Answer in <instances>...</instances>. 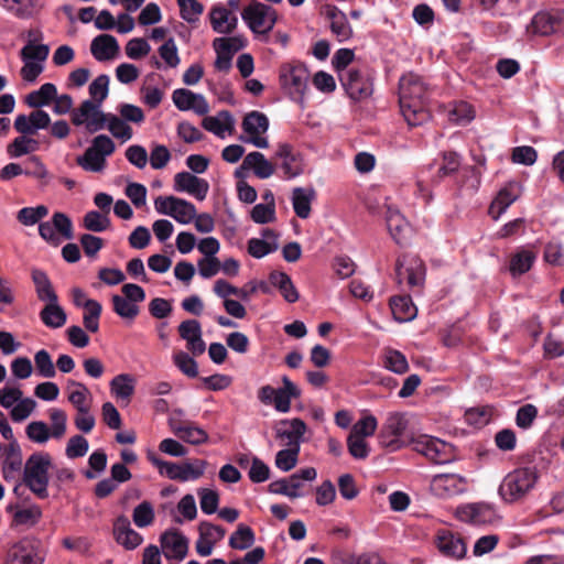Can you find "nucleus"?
I'll list each match as a JSON object with an SVG mask.
<instances>
[{
  "mask_svg": "<svg viewBox=\"0 0 564 564\" xmlns=\"http://www.w3.org/2000/svg\"><path fill=\"white\" fill-rule=\"evenodd\" d=\"M83 226L86 230L101 232L110 228L111 223L107 214L90 210L83 218Z\"/></svg>",
  "mask_w": 564,
  "mask_h": 564,
  "instance_id": "51",
  "label": "nucleus"
},
{
  "mask_svg": "<svg viewBox=\"0 0 564 564\" xmlns=\"http://www.w3.org/2000/svg\"><path fill=\"white\" fill-rule=\"evenodd\" d=\"M56 97V86L52 83L43 84L37 90H33L25 97V104L34 109L50 105Z\"/></svg>",
  "mask_w": 564,
  "mask_h": 564,
  "instance_id": "37",
  "label": "nucleus"
},
{
  "mask_svg": "<svg viewBox=\"0 0 564 564\" xmlns=\"http://www.w3.org/2000/svg\"><path fill=\"white\" fill-rule=\"evenodd\" d=\"M163 554L166 558L182 561L188 551L187 539L177 531H167L161 536Z\"/></svg>",
  "mask_w": 564,
  "mask_h": 564,
  "instance_id": "24",
  "label": "nucleus"
},
{
  "mask_svg": "<svg viewBox=\"0 0 564 564\" xmlns=\"http://www.w3.org/2000/svg\"><path fill=\"white\" fill-rule=\"evenodd\" d=\"M241 126L248 135L263 134L269 129V119L264 113L253 110L245 116Z\"/></svg>",
  "mask_w": 564,
  "mask_h": 564,
  "instance_id": "39",
  "label": "nucleus"
},
{
  "mask_svg": "<svg viewBox=\"0 0 564 564\" xmlns=\"http://www.w3.org/2000/svg\"><path fill=\"white\" fill-rule=\"evenodd\" d=\"M90 51L97 61H108L118 54L119 44L113 35L100 34L93 40Z\"/></svg>",
  "mask_w": 564,
  "mask_h": 564,
  "instance_id": "28",
  "label": "nucleus"
},
{
  "mask_svg": "<svg viewBox=\"0 0 564 564\" xmlns=\"http://www.w3.org/2000/svg\"><path fill=\"white\" fill-rule=\"evenodd\" d=\"M112 307L117 315L124 319H134L139 314V306L121 295H112Z\"/></svg>",
  "mask_w": 564,
  "mask_h": 564,
  "instance_id": "52",
  "label": "nucleus"
},
{
  "mask_svg": "<svg viewBox=\"0 0 564 564\" xmlns=\"http://www.w3.org/2000/svg\"><path fill=\"white\" fill-rule=\"evenodd\" d=\"M88 441L82 435H74L68 440L65 454L68 458H78L87 454Z\"/></svg>",
  "mask_w": 564,
  "mask_h": 564,
  "instance_id": "63",
  "label": "nucleus"
},
{
  "mask_svg": "<svg viewBox=\"0 0 564 564\" xmlns=\"http://www.w3.org/2000/svg\"><path fill=\"white\" fill-rule=\"evenodd\" d=\"M174 432L184 442L193 445H200L208 441L207 432L198 426L182 425L174 429Z\"/></svg>",
  "mask_w": 564,
  "mask_h": 564,
  "instance_id": "50",
  "label": "nucleus"
},
{
  "mask_svg": "<svg viewBox=\"0 0 564 564\" xmlns=\"http://www.w3.org/2000/svg\"><path fill=\"white\" fill-rule=\"evenodd\" d=\"M254 532L243 523L238 524L237 530L229 538V546L235 550H247L254 543Z\"/></svg>",
  "mask_w": 564,
  "mask_h": 564,
  "instance_id": "43",
  "label": "nucleus"
},
{
  "mask_svg": "<svg viewBox=\"0 0 564 564\" xmlns=\"http://www.w3.org/2000/svg\"><path fill=\"white\" fill-rule=\"evenodd\" d=\"M7 562L8 564H42L43 558L31 542L20 541L9 550Z\"/></svg>",
  "mask_w": 564,
  "mask_h": 564,
  "instance_id": "25",
  "label": "nucleus"
},
{
  "mask_svg": "<svg viewBox=\"0 0 564 564\" xmlns=\"http://www.w3.org/2000/svg\"><path fill=\"white\" fill-rule=\"evenodd\" d=\"M109 77L107 75H99L89 85L90 101L102 105V101L108 96Z\"/></svg>",
  "mask_w": 564,
  "mask_h": 564,
  "instance_id": "58",
  "label": "nucleus"
},
{
  "mask_svg": "<svg viewBox=\"0 0 564 564\" xmlns=\"http://www.w3.org/2000/svg\"><path fill=\"white\" fill-rule=\"evenodd\" d=\"M326 15L330 20V29L334 34H336L340 41L348 40L352 30L349 25L346 14L338 10L336 7H327Z\"/></svg>",
  "mask_w": 564,
  "mask_h": 564,
  "instance_id": "36",
  "label": "nucleus"
},
{
  "mask_svg": "<svg viewBox=\"0 0 564 564\" xmlns=\"http://www.w3.org/2000/svg\"><path fill=\"white\" fill-rule=\"evenodd\" d=\"M50 419L52 422V430L50 431L47 424L43 421H33L26 429V436L34 443L43 444L52 436L54 438H62L66 432L67 415L61 409H51Z\"/></svg>",
  "mask_w": 564,
  "mask_h": 564,
  "instance_id": "6",
  "label": "nucleus"
},
{
  "mask_svg": "<svg viewBox=\"0 0 564 564\" xmlns=\"http://www.w3.org/2000/svg\"><path fill=\"white\" fill-rule=\"evenodd\" d=\"M308 77V70L303 64H286L280 69V83L282 88L297 101L303 100Z\"/></svg>",
  "mask_w": 564,
  "mask_h": 564,
  "instance_id": "9",
  "label": "nucleus"
},
{
  "mask_svg": "<svg viewBox=\"0 0 564 564\" xmlns=\"http://www.w3.org/2000/svg\"><path fill=\"white\" fill-rule=\"evenodd\" d=\"M315 198V189L295 187L292 192V204L294 213L297 217L306 219L311 215V204Z\"/></svg>",
  "mask_w": 564,
  "mask_h": 564,
  "instance_id": "32",
  "label": "nucleus"
},
{
  "mask_svg": "<svg viewBox=\"0 0 564 564\" xmlns=\"http://www.w3.org/2000/svg\"><path fill=\"white\" fill-rule=\"evenodd\" d=\"M67 387H75V390H72L68 394V401L75 406L77 412H85V410L90 409L87 401L90 392L84 383L69 380Z\"/></svg>",
  "mask_w": 564,
  "mask_h": 564,
  "instance_id": "44",
  "label": "nucleus"
},
{
  "mask_svg": "<svg viewBox=\"0 0 564 564\" xmlns=\"http://www.w3.org/2000/svg\"><path fill=\"white\" fill-rule=\"evenodd\" d=\"M387 228L395 241L400 246L409 243L411 236V226L403 215L391 206H388L386 212Z\"/></svg>",
  "mask_w": 564,
  "mask_h": 564,
  "instance_id": "19",
  "label": "nucleus"
},
{
  "mask_svg": "<svg viewBox=\"0 0 564 564\" xmlns=\"http://www.w3.org/2000/svg\"><path fill=\"white\" fill-rule=\"evenodd\" d=\"M383 366L398 375H403L409 370L406 357L401 351L392 348L384 349Z\"/></svg>",
  "mask_w": 564,
  "mask_h": 564,
  "instance_id": "42",
  "label": "nucleus"
},
{
  "mask_svg": "<svg viewBox=\"0 0 564 564\" xmlns=\"http://www.w3.org/2000/svg\"><path fill=\"white\" fill-rule=\"evenodd\" d=\"M283 387L275 389L273 405L278 412L288 413L291 409V400L301 395L299 387L289 377H282Z\"/></svg>",
  "mask_w": 564,
  "mask_h": 564,
  "instance_id": "27",
  "label": "nucleus"
},
{
  "mask_svg": "<svg viewBox=\"0 0 564 564\" xmlns=\"http://www.w3.org/2000/svg\"><path fill=\"white\" fill-rule=\"evenodd\" d=\"M395 278L398 283L406 281L410 288L421 286L425 278V265L416 257L406 260L399 258L395 263Z\"/></svg>",
  "mask_w": 564,
  "mask_h": 564,
  "instance_id": "14",
  "label": "nucleus"
},
{
  "mask_svg": "<svg viewBox=\"0 0 564 564\" xmlns=\"http://www.w3.org/2000/svg\"><path fill=\"white\" fill-rule=\"evenodd\" d=\"M106 127L115 138L123 142L132 138V128L121 117L113 113H108Z\"/></svg>",
  "mask_w": 564,
  "mask_h": 564,
  "instance_id": "47",
  "label": "nucleus"
},
{
  "mask_svg": "<svg viewBox=\"0 0 564 564\" xmlns=\"http://www.w3.org/2000/svg\"><path fill=\"white\" fill-rule=\"evenodd\" d=\"M0 6L19 18H29L32 14L34 0H0Z\"/></svg>",
  "mask_w": 564,
  "mask_h": 564,
  "instance_id": "61",
  "label": "nucleus"
},
{
  "mask_svg": "<svg viewBox=\"0 0 564 564\" xmlns=\"http://www.w3.org/2000/svg\"><path fill=\"white\" fill-rule=\"evenodd\" d=\"M34 364L39 376L43 378H54L56 376L55 366L47 350L41 349L36 351L34 355Z\"/></svg>",
  "mask_w": 564,
  "mask_h": 564,
  "instance_id": "55",
  "label": "nucleus"
},
{
  "mask_svg": "<svg viewBox=\"0 0 564 564\" xmlns=\"http://www.w3.org/2000/svg\"><path fill=\"white\" fill-rule=\"evenodd\" d=\"M148 459L159 469L161 475L177 481L195 480L204 475L207 463L197 459L194 464L183 463L176 464L172 462L162 460L154 453H148Z\"/></svg>",
  "mask_w": 564,
  "mask_h": 564,
  "instance_id": "5",
  "label": "nucleus"
},
{
  "mask_svg": "<svg viewBox=\"0 0 564 564\" xmlns=\"http://www.w3.org/2000/svg\"><path fill=\"white\" fill-rule=\"evenodd\" d=\"M84 308L86 313L83 316V324L90 333H97L99 329V318L101 315V304L96 300H85Z\"/></svg>",
  "mask_w": 564,
  "mask_h": 564,
  "instance_id": "45",
  "label": "nucleus"
},
{
  "mask_svg": "<svg viewBox=\"0 0 564 564\" xmlns=\"http://www.w3.org/2000/svg\"><path fill=\"white\" fill-rule=\"evenodd\" d=\"M378 426L377 419L373 415H367L358 420L351 429V435L368 437L375 434Z\"/></svg>",
  "mask_w": 564,
  "mask_h": 564,
  "instance_id": "64",
  "label": "nucleus"
},
{
  "mask_svg": "<svg viewBox=\"0 0 564 564\" xmlns=\"http://www.w3.org/2000/svg\"><path fill=\"white\" fill-rule=\"evenodd\" d=\"M174 189L176 192H186L198 200H204L209 191V184L206 180L199 178L189 172H180L174 176Z\"/></svg>",
  "mask_w": 564,
  "mask_h": 564,
  "instance_id": "18",
  "label": "nucleus"
},
{
  "mask_svg": "<svg viewBox=\"0 0 564 564\" xmlns=\"http://www.w3.org/2000/svg\"><path fill=\"white\" fill-rule=\"evenodd\" d=\"M521 196V186L517 182H509L502 187L489 206V215L497 220L507 208Z\"/></svg>",
  "mask_w": 564,
  "mask_h": 564,
  "instance_id": "23",
  "label": "nucleus"
},
{
  "mask_svg": "<svg viewBox=\"0 0 564 564\" xmlns=\"http://www.w3.org/2000/svg\"><path fill=\"white\" fill-rule=\"evenodd\" d=\"M170 216L180 224H189L196 218V207L191 202L175 197Z\"/></svg>",
  "mask_w": 564,
  "mask_h": 564,
  "instance_id": "41",
  "label": "nucleus"
},
{
  "mask_svg": "<svg viewBox=\"0 0 564 564\" xmlns=\"http://www.w3.org/2000/svg\"><path fill=\"white\" fill-rule=\"evenodd\" d=\"M558 23V19L551 13L538 12L531 21L530 30L534 34L546 36L555 31Z\"/></svg>",
  "mask_w": 564,
  "mask_h": 564,
  "instance_id": "40",
  "label": "nucleus"
},
{
  "mask_svg": "<svg viewBox=\"0 0 564 564\" xmlns=\"http://www.w3.org/2000/svg\"><path fill=\"white\" fill-rule=\"evenodd\" d=\"M241 18L248 28L257 34L269 33L278 19L273 8L256 0L242 10Z\"/></svg>",
  "mask_w": 564,
  "mask_h": 564,
  "instance_id": "7",
  "label": "nucleus"
},
{
  "mask_svg": "<svg viewBox=\"0 0 564 564\" xmlns=\"http://www.w3.org/2000/svg\"><path fill=\"white\" fill-rule=\"evenodd\" d=\"M113 538L126 550H134L143 542L142 535L131 528L130 520L123 514L113 522Z\"/></svg>",
  "mask_w": 564,
  "mask_h": 564,
  "instance_id": "22",
  "label": "nucleus"
},
{
  "mask_svg": "<svg viewBox=\"0 0 564 564\" xmlns=\"http://www.w3.org/2000/svg\"><path fill=\"white\" fill-rule=\"evenodd\" d=\"M274 159L280 161V167L286 178H294L304 173L303 155L290 143H279Z\"/></svg>",
  "mask_w": 564,
  "mask_h": 564,
  "instance_id": "13",
  "label": "nucleus"
},
{
  "mask_svg": "<svg viewBox=\"0 0 564 564\" xmlns=\"http://www.w3.org/2000/svg\"><path fill=\"white\" fill-rule=\"evenodd\" d=\"M200 509L206 514H213L217 511L219 495L216 490L202 488L198 490Z\"/></svg>",
  "mask_w": 564,
  "mask_h": 564,
  "instance_id": "62",
  "label": "nucleus"
},
{
  "mask_svg": "<svg viewBox=\"0 0 564 564\" xmlns=\"http://www.w3.org/2000/svg\"><path fill=\"white\" fill-rule=\"evenodd\" d=\"M202 126L207 131L223 138L225 131L230 133L234 131L235 120L228 110H221L215 117H205L202 121Z\"/></svg>",
  "mask_w": 564,
  "mask_h": 564,
  "instance_id": "30",
  "label": "nucleus"
},
{
  "mask_svg": "<svg viewBox=\"0 0 564 564\" xmlns=\"http://www.w3.org/2000/svg\"><path fill=\"white\" fill-rule=\"evenodd\" d=\"M8 454L4 455L2 462V474L3 478L8 480L15 479L22 470V451L18 442H11L8 445Z\"/></svg>",
  "mask_w": 564,
  "mask_h": 564,
  "instance_id": "29",
  "label": "nucleus"
},
{
  "mask_svg": "<svg viewBox=\"0 0 564 564\" xmlns=\"http://www.w3.org/2000/svg\"><path fill=\"white\" fill-rule=\"evenodd\" d=\"M135 380L131 375L120 373L110 381V390L117 399L130 401L134 393Z\"/></svg>",
  "mask_w": 564,
  "mask_h": 564,
  "instance_id": "38",
  "label": "nucleus"
},
{
  "mask_svg": "<svg viewBox=\"0 0 564 564\" xmlns=\"http://www.w3.org/2000/svg\"><path fill=\"white\" fill-rule=\"evenodd\" d=\"M48 208L44 205L36 207H23L17 214V219L24 226H33L46 217Z\"/></svg>",
  "mask_w": 564,
  "mask_h": 564,
  "instance_id": "53",
  "label": "nucleus"
},
{
  "mask_svg": "<svg viewBox=\"0 0 564 564\" xmlns=\"http://www.w3.org/2000/svg\"><path fill=\"white\" fill-rule=\"evenodd\" d=\"M42 323L50 328H61L67 321L64 308L57 302H48L40 312Z\"/></svg>",
  "mask_w": 564,
  "mask_h": 564,
  "instance_id": "35",
  "label": "nucleus"
},
{
  "mask_svg": "<svg viewBox=\"0 0 564 564\" xmlns=\"http://www.w3.org/2000/svg\"><path fill=\"white\" fill-rule=\"evenodd\" d=\"M31 278L35 286L36 296L41 302H57L58 296L53 288L51 280L44 271L40 269H33L31 272Z\"/></svg>",
  "mask_w": 564,
  "mask_h": 564,
  "instance_id": "31",
  "label": "nucleus"
},
{
  "mask_svg": "<svg viewBox=\"0 0 564 564\" xmlns=\"http://www.w3.org/2000/svg\"><path fill=\"white\" fill-rule=\"evenodd\" d=\"M466 479L457 474L435 475L430 484L432 494L438 498H448L466 490Z\"/></svg>",
  "mask_w": 564,
  "mask_h": 564,
  "instance_id": "15",
  "label": "nucleus"
},
{
  "mask_svg": "<svg viewBox=\"0 0 564 564\" xmlns=\"http://www.w3.org/2000/svg\"><path fill=\"white\" fill-rule=\"evenodd\" d=\"M442 156L443 162L436 174L438 181L456 173L460 166V158L456 152H444Z\"/></svg>",
  "mask_w": 564,
  "mask_h": 564,
  "instance_id": "60",
  "label": "nucleus"
},
{
  "mask_svg": "<svg viewBox=\"0 0 564 564\" xmlns=\"http://www.w3.org/2000/svg\"><path fill=\"white\" fill-rule=\"evenodd\" d=\"M269 281L273 286L279 289L280 293L286 302L295 303L299 300L300 294L294 286L290 275L285 272H271L269 275Z\"/></svg>",
  "mask_w": 564,
  "mask_h": 564,
  "instance_id": "34",
  "label": "nucleus"
},
{
  "mask_svg": "<svg viewBox=\"0 0 564 564\" xmlns=\"http://www.w3.org/2000/svg\"><path fill=\"white\" fill-rule=\"evenodd\" d=\"M50 54V47L46 44H35L30 40L20 51L22 61H32L42 64Z\"/></svg>",
  "mask_w": 564,
  "mask_h": 564,
  "instance_id": "49",
  "label": "nucleus"
},
{
  "mask_svg": "<svg viewBox=\"0 0 564 564\" xmlns=\"http://www.w3.org/2000/svg\"><path fill=\"white\" fill-rule=\"evenodd\" d=\"M116 150L115 142L106 134H99L91 141L83 155L77 156L76 163L87 172L100 173L105 170L106 158Z\"/></svg>",
  "mask_w": 564,
  "mask_h": 564,
  "instance_id": "4",
  "label": "nucleus"
},
{
  "mask_svg": "<svg viewBox=\"0 0 564 564\" xmlns=\"http://www.w3.org/2000/svg\"><path fill=\"white\" fill-rule=\"evenodd\" d=\"M107 116L101 110V105L84 100L72 111V123L76 127L84 126L89 133H95L106 128Z\"/></svg>",
  "mask_w": 564,
  "mask_h": 564,
  "instance_id": "8",
  "label": "nucleus"
},
{
  "mask_svg": "<svg viewBox=\"0 0 564 564\" xmlns=\"http://www.w3.org/2000/svg\"><path fill=\"white\" fill-rule=\"evenodd\" d=\"M250 170L253 171L257 177L265 180L274 174L275 165L263 153L253 151L243 158L241 166L236 171V176L242 177L243 171Z\"/></svg>",
  "mask_w": 564,
  "mask_h": 564,
  "instance_id": "17",
  "label": "nucleus"
},
{
  "mask_svg": "<svg viewBox=\"0 0 564 564\" xmlns=\"http://www.w3.org/2000/svg\"><path fill=\"white\" fill-rule=\"evenodd\" d=\"M155 518L153 506L150 501H142L132 512V520L139 528H145L153 523Z\"/></svg>",
  "mask_w": 564,
  "mask_h": 564,
  "instance_id": "54",
  "label": "nucleus"
},
{
  "mask_svg": "<svg viewBox=\"0 0 564 564\" xmlns=\"http://www.w3.org/2000/svg\"><path fill=\"white\" fill-rule=\"evenodd\" d=\"M212 28L220 34H230L238 24V18L224 6H215L209 12Z\"/></svg>",
  "mask_w": 564,
  "mask_h": 564,
  "instance_id": "26",
  "label": "nucleus"
},
{
  "mask_svg": "<svg viewBox=\"0 0 564 564\" xmlns=\"http://www.w3.org/2000/svg\"><path fill=\"white\" fill-rule=\"evenodd\" d=\"M39 149V142L34 139L21 135L7 145V153L10 158H20Z\"/></svg>",
  "mask_w": 564,
  "mask_h": 564,
  "instance_id": "46",
  "label": "nucleus"
},
{
  "mask_svg": "<svg viewBox=\"0 0 564 564\" xmlns=\"http://www.w3.org/2000/svg\"><path fill=\"white\" fill-rule=\"evenodd\" d=\"M55 232L66 240L74 238L72 219L62 212H56L52 216V221Z\"/></svg>",
  "mask_w": 564,
  "mask_h": 564,
  "instance_id": "57",
  "label": "nucleus"
},
{
  "mask_svg": "<svg viewBox=\"0 0 564 564\" xmlns=\"http://www.w3.org/2000/svg\"><path fill=\"white\" fill-rule=\"evenodd\" d=\"M538 474L535 468H518L509 473L499 487V494L507 502L523 498L535 485Z\"/></svg>",
  "mask_w": 564,
  "mask_h": 564,
  "instance_id": "3",
  "label": "nucleus"
},
{
  "mask_svg": "<svg viewBox=\"0 0 564 564\" xmlns=\"http://www.w3.org/2000/svg\"><path fill=\"white\" fill-rule=\"evenodd\" d=\"M534 260V252L530 250H521L511 258L509 270L513 276L523 274L531 269Z\"/></svg>",
  "mask_w": 564,
  "mask_h": 564,
  "instance_id": "48",
  "label": "nucleus"
},
{
  "mask_svg": "<svg viewBox=\"0 0 564 564\" xmlns=\"http://www.w3.org/2000/svg\"><path fill=\"white\" fill-rule=\"evenodd\" d=\"M429 97V87L420 75L409 72L400 78L399 104L409 126H421L430 119Z\"/></svg>",
  "mask_w": 564,
  "mask_h": 564,
  "instance_id": "1",
  "label": "nucleus"
},
{
  "mask_svg": "<svg viewBox=\"0 0 564 564\" xmlns=\"http://www.w3.org/2000/svg\"><path fill=\"white\" fill-rule=\"evenodd\" d=\"M392 315L397 322H410L415 318L417 308L408 295L394 296L390 300Z\"/></svg>",
  "mask_w": 564,
  "mask_h": 564,
  "instance_id": "33",
  "label": "nucleus"
},
{
  "mask_svg": "<svg viewBox=\"0 0 564 564\" xmlns=\"http://www.w3.org/2000/svg\"><path fill=\"white\" fill-rule=\"evenodd\" d=\"M300 449L289 447L281 449L275 456V466L282 471H289L293 469L297 464Z\"/></svg>",
  "mask_w": 564,
  "mask_h": 564,
  "instance_id": "59",
  "label": "nucleus"
},
{
  "mask_svg": "<svg viewBox=\"0 0 564 564\" xmlns=\"http://www.w3.org/2000/svg\"><path fill=\"white\" fill-rule=\"evenodd\" d=\"M339 80L352 100H365L373 93L372 77L359 69L349 68V70L341 73Z\"/></svg>",
  "mask_w": 564,
  "mask_h": 564,
  "instance_id": "10",
  "label": "nucleus"
},
{
  "mask_svg": "<svg viewBox=\"0 0 564 564\" xmlns=\"http://www.w3.org/2000/svg\"><path fill=\"white\" fill-rule=\"evenodd\" d=\"M307 431V426L302 419L295 417L291 420H282L275 430V436L280 440H286L288 446L299 448L303 436Z\"/></svg>",
  "mask_w": 564,
  "mask_h": 564,
  "instance_id": "20",
  "label": "nucleus"
},
{
  "mask_svg": "<svg viewBox=\"0 0 564 564\" xmlns=\"http://www.w3.org/2000/svg\"><path fill=\"white\" fill-rule=\"evenodd\" d=\"M412 443L414 451L435 464H446L452 460L451 446L438 438L422 435L413 440Z\"/></svg>",
  "mask_w": 564,
  "mask_h": 564,
  "instance_id": "12",
  "label": "nucleus"
},
{
  "mask_svg": "<svg viewBox=\"0 0 564 564\" xmlns=\"http://www.w3.org/2000/svg\"><path fill=\"white\" fill-rule=\"evenodd\" d=\"M52 457L48 453H33L25 462L22 474L23 484L40 499L48 497L50 469Z\"/></svg>",
  "mask_w": 564,
  "mask_h": 564,
  "instance_id": "2",
  "label": "nucleus"
},
{
  "mask_svg": "<svg viewBox=\"0 0 564 564\" xmlns=\"http://www.w3.org/2000/svg\"><path fill=\"white\" fill-rule=\"evenodd\" d=\"M408 420L403 413H389L379 433L380 444L392 451L399 449L403 445L400 437L404 434Z\"/></svg>",
  "mask_w": 564,
  "mask_h": 564,
  "instance_id": "11",
  "label": "nucleus"
},
{
  "mask_svg": "<svg viewBox=\"0 0 564 564\" xmlns=\"http://www.w3.org/2000/svg\"><path fill=\"white\" fill-rule=\"evenodd\" d=\"M278 248V241L262 240L259 238H251L248 241V252L257 259L263 258L264 256L275 251Z\"/></svg>",
  "mask_w": 564,
  "mask_h": 564,
  "instance_id": "56",
  "label": "nucleus"
},
{
  "mask_svg": "<svg viewBox=\"0 0 564 564\" xmlns=\"http://www.w3.org/2000/svg\"><path fill=\"white\" fill-rule=\"evenodd\" d=\"M435 543L438 551L447 557L462 560L467 553V545L463 538L446 529L437 531Z\"/></svg>",
  "mask_w": 564,
  "mask_h": 564,
  "instance_id": "16",
  "label": "nucleus"
},
{
  "mask_svg": "<svg viewBox=\"0 0 564 564\" xmlns=\"http://www.w3.org/2000/svg\"><path fill=\"white\" fill-rule=\"evenodd\" d=\"M456 517L466 523L487 524L494 521L495 510L486 503H469L457 508Z\"/></svg>",
  "mask_w": 564,
  "mask_h": 564,
  "instance_id": "21",
  "label": "nucleus"
}]
</instances>
